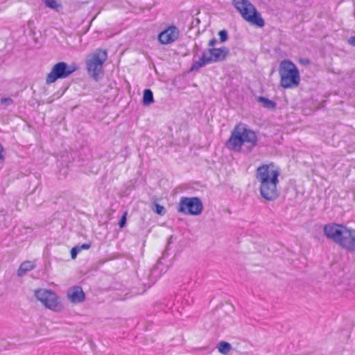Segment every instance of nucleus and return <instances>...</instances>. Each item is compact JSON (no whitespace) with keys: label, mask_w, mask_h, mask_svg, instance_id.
I'll list each match as a JSON object with an SVG mask.
<instances>
[{"label":"nucleus","mask_w":355,"mask_h":355,"mask_svg":"<svg viewBox=\"0 0 355 355\" xmlns=\"http://www.w3.org/2000/svg\"><path fill=\"white\" fill-rule=\"evenodd\" d=\"M338 245L349 252H355V230L347 227Z\"/></svg>","instance_id":"11"},{"label":"nucleus","mask_w":355,"mask_h":355,"mask_svg":"<svg viewBox=\"0 0 355 355\" xmlns=\"http://www.w3.org/2000/svg\"><path fill=\"white\" fill-rule=\"evenodd\" d=\"M229 50L226 47L223 48H210L203 51L201 58L198 61H194L191 70L198 69L206 64L223 61L225 59Z\"/></svg>","instance_id":"6"},{"label":"nucleus","mask_w":355,"mask_h":355,"mask_svg":"<svg viewBox=\"0 0 355 355\" xmlns=\"http://www.w3.org/2000/svg\"><path fill=\"white\" fill-rule=\"evenodd\" d=\"M346 228L347 227L341 225L330 223L324 226L323 232L327 238L338 244Z\"/></svg>","instance_id":"10"},{"label":"nucleus","mask_w":355,"mask_h":355,"mask_svg":"<svg viewBox=\"0 0 355 355\" xmlns=\"http://www.w3.org/2000/svg\"><path fill=\"white\" fill-rule=\"evenodd\" d=\"M280 174V168L273 163L262 164L257 168L255 178L259 184V193L266 200L275 201L279 198Z\"/></svg>","instance_id":"1"},{"label":"nucleus","mask_w":355,"mask_h":355,"mask_svg":"<svg viewBox=\"0 0 355 355\" xmlns=\"http://www.w3.org/2000/svg\"><path fill=\"white\" fill-rule=\"evenodd\" d=\"M155 209L154 211L157 214H158L159 215H164L165 214V211H166L165 208L163 206H162L159 204H155Z\"/></svg>","instance_id":"20"},{"label":"nucleus","mask_w":355,"mask_h":355,"mask_svg":"<svg viewBox=\"0 0 355 355\" xmlns=\"http://www.w3.org/2000/svg\"><path fill=\"white\" fill-rule=\"evenodd\" d=\"M127 214L128 213L125 211L123 213V216H121L119 222V225L121 228H123V227H125V225H126V221H127Z\"/></svg>","instance_id":"21"},{"label":"nucleus","mask_w":355,"mask_h":355,"mask_svg":"<svg viewBox=\"0 0 355 355\" xmlns=\"http://www.w3.org/2000/svg\"><path fill=\"white\" fill-rule=\"evenodd\" d=\"M35 297L46 309L59 312L62 310L63 306L59 300L58 295L53 291L49 289H37L35 291Z\"/></svg>","instance_id":"8"},{"label":"nucleus","mask_w":355,"mask_h":355,"mask_svg":"<svg viewBox=\"0 0 355 355\" xmlns=\"http://www.w3.org/2000/svg\"><path fill=\"white\" fill-rule=\"evenodd\" d=\"M160 270L159 268V265L155 266L149 273V283L148 286L150 287L153 284H154L156 281L160 277Z\"/></svg>","instance_id":"15"},{"label":"nucleus","mask_w":355,"mask_h":355,"mask_svg":"<svg viewBox=\"0 0 355 355\" xmlns=\"http://www.w3.org/2000/svg\"><path fill=\"white\" fill-rule=\"evenodd\" d=\"M180 35L178 28L174 26H169L168 28L159 33L158 39L160 43L168 44L175 41Z\"/></svg>","instance_id":"12"},{"label":"nucleus","mask_w":355,"mask_h":355,"mask_svg":"<svg viewBox=\"0 0 355 355\" xmlns=\"http://www.w3.org/2000/svg\"><path fill=\"white\" fill-rule=\"evenodd\" d=\"M257 144L256 133L248 128L246 125L239 123L233 129L231 135L226 141V147L235 152H240L243 146H247L249 150Z\"/></svg>","instance_id":"2"},{"label":"nucleus","mask_w":355,"mask_h":355,"mask_svg":"<svg viewBox=\"0 0 355 355\" xmlns=\"http://www.w3.org/2000/svg\"><path fill=\"white\" fill-rule=\"evenodd\" d=\"M35 268V264L33 261H25L20 264V266L17 270V275H18V277H23L28 272L31 271Z\"/></svg>","instance_id":"14"},{"label":"nucleus","mask_w":355,"mask_h":355,"mask_svg":"<svg viewBox=\"0 0 355 355\" xmlns=\"http://www.w3.org/2000/svg\"><path fill=\"white\" fill-rule=\"evenodd\" d=\"M44 3L47 7L53 9H56L60 6L56 0H44Z\"/></svg>","instance_id":"19"},{"label":"nucleus","mask_w":355,"mask_h":355,"mask_svg":"<svg viewBox=\"0 0 355 355\" xmlns=\"http://www.w3.org/2000/svg\"><path fill=\"white\" fill-rule=\"evenodd\" d=\"M107 58V51L103 49H97L88 56L86 60L87 69L95 80H98L103 76V65Z\"/></svg>","instance_id":"5"},{"label":"nucleus","mask_w":355,"mask_h":355,"mask_svg":"<svg viewBox=\"0 0 355 355\" xmlns=\"http://www.w3.org/2000/svg\"><path fill=\"white\" fill-rule=\"evenodd\" d=\"M80 252V248L76 246L73 247L71 250V257L72 259H75L78 254Z\"/></svg>","instance_id":"24"},{"label":"nucleus","mask_w":355,"mask_h":355,"mask_svg":"<svg viewBox=\"0 0 355 355\" xmlns=\"http://www.w3.org/2000/svg\"><path fill=\"white\" fill-rule=\"evenodd\" d=\"M280 85L285 89L297 87L300 82V72L296 65L290 60L280 62L279 68Z\"/></svg>","instance_id":"3"},{"label":"nucleus","mask_w":355,"mask_h":355,"mask_svg":"<svg viewBox=\"0 0 355 355\" xmlns=\"http://www.w3.org/2000/svg\"><path fill=\"white\" fill-rule=\"evenodd\" d=\"M203 205L197 197H182L178 205V211L187 215L198 216L202 211Z\"/></svg>","instance_id":"9"},{"label":"nucleus","mask_w":355,"mask_h":355,"mask_svg":"<svg viewBox=\"0 0 355 355\" xmlns=\"http://www.w3.org/2000/svg\"><path fill=\"white\" fill-rule=\"evenodd\" d=\"M78 66L75 63L68 64L64 62H60L53 65L50 73L46 77V83L47 85L55 83L58 79H64L78 69Z\"/></svg>","instance_id":"7"},{"label":"nucleus","mask_w":355,"mask_h":355,"mask_svg":"<svg viewBox=\"0 0 355 355\" xmlns=\"http://www.w3.org/2000/svg\"><path fill=\"white\" fill-rule=\"evenodd\" d=\"M348 44L352 46H355V36L350 37L348 39Z\"/></svg>","instance_id":"26"},{"label":"nucleus","mask_w":355,"mask_h":355,"mask_svg":"<svg viewBox=\"0 0 355 355\" xmlns=\"http://www.w3.org/2000/svg\"><path fill=\"white\" fill-rule=\"evenodd\" d=\"M67 299L73 304L83 302L85 295L80 286H75L69 288L67 292Z\"/></svg>","instance_id":"13"},{"label":"nucleus","mask_w":355,"mask_h":355,"mask_svg":"<svg viewBox=\"0 0 355 355\" xmlns=\"http://www.w3.org/2000/svg\"><path fill=\"white\" fill-rule=\"evenodd\" d=\"M220 40L222 42H225L228 38L227 32L225 30H222L218 33Z\"/></svg>","instance_id":"22"},{"label":"nucleus","mask_w":355,"mask_h":355,"mask_svg":"<svg viewBox=\"0 0 355 355\" xmlns=\"http://www.w3.org/2000/svg\"><path fill=\"white\" fill-rule=\"evenodd\" d=\"M259 102L262 103L263 105L265 107H267L268 109H274L276 107V103L274 101H272L266 97H263V96L259 97Z\"/></svg>","instance_id":"18"},{"label":"nucleus","mask_w":355,"mask_h":355,"mask_svg":"<svg viewBox=\"0 0 355 355\" xmlns=\"http://www.w3.org/2000/svg\"><path fill=\"white\" fill-rule=\"evenodd\" d=\"M232 4L246 21L260 28L264 26L265 22L261 14L248 0H233Z\"/></svg>","instance_id":"4"},{"label":"nucleus","mask_w":355,"mask_h":355,"mask_svg":"<svg viewBox=\"0 0 355 355\" xmlns=\"http://www.w3.org/2000/svg\"><path fill=\"white\" fill-rule=\"evenodd\" d=\"M154 102L153 94L150 89H146L144 91L143 95V104L145 106H148Z\"/></svg>","instance_id":"16"},{"label":"nucleus","mask_w":355,"mask_h":355,"mask_svg":"<svg viewBox=\"0 0 355 355\" xmlns=\"http://www.w3.org/2000/svg\"><path fill=\"white\" fill-rule=\"evenodd\" d=\"M1 103L7 107L12 105L13 103V101L11 98H1Z\"/></svg>","instance_id":"23"},{"label":"nucleus","mask_w":355,"mask_h":355,"mask_svg":"<svg viewBox=\"0 0 355 355\" xmlns=\"http://www.w3.org/2000/svg\"><path fill=\"white\" fill-rule=\"evenodd\" d=\"M217 349L222 354H227L232 349V345L226 341H220L217 345Z\"/></svg>","instance_id":"17"},{"label":"nucleus","mask_w":355,"mask_h":355,"mask_svg":"<svg viewBox=\"0 0 355 355\" xmlns=\"http://www.w3.org/2000/svg\"><path fill=\"white\" fill-rule=\"evenodd\" d=\"M217 42V40L216 38H213L211 40H209V43H208V45L209 46H214Z\"/></svg>","instance_id":"27"},{"label":"nucleus","mask_w":355,"mask_h":355,"mask_svg":"<svg viewBox=\"0 0 355 355\" xmlns=\"http://www.w3.org/2000/svg\"><path fill=\"white\" fill-rule=\"evenodd\" d=\"M78 248H80V251L81 252L83 250H88L91 247L90 243H84L81 245H77Z\"/></svg>","instance_id":"25"}]
</instances>
